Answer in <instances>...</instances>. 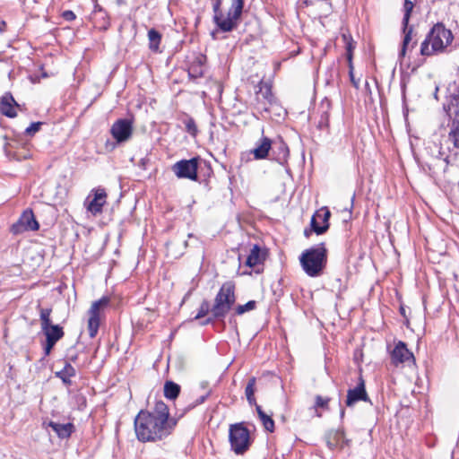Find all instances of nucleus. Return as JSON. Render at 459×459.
Masks as SVG:
<instances>
[{
	"label": "nucleus",
	"mask_w": 459,
	"mask_h": 459,
	"mask_svg": "<svg viewBox=\"0 0 459 459\" xmlns=\"http://www.w3.org/2000/svg\"><path fill=\"white\" fill-rule=\"evenodd\" d=\"M41 330L46 336V340L56 343L62 339L65 334L63 328L58 325L50 324L42 327Z\"/></svg>",
	"instance_id": "4be33fe9"
},
{
	"label": "nucleus",
	"mask_w": 459,
	"mask_h": 459,
	"mask_svg": "<svg viewBox=\"0 0 459 459\" xmlns=\"http://www.w3.org/2000/svg\"><path fill=\"white\" fill-rule=\"evenodd\" d=\"M62 17L65 21L72 22V21L75 20L76 15L74 14V13L73 11L66 10V11L63 12Z\"/></svg>",
	"instance_id": "a19ab883"
},
{
	"label": "nucleus",
	"mask_w": 459,
	"mask_h": 459,
	"mask_svg": "<svg viewBox=\"0 0 459 459\" xmlns=\"http://www.w3.org/2000/svg\"><path fill=\"white\" fill-rule=\"evenodd\" d=\"M178 423L177 419L169 417L168 405L156 402L152 411L141 410L134 418V432L139 441L156 442L169 436Z\"/></svg>",
	"instance_id": "f257e3e1"
},
{
	"label": "nucleus",
	"mask_w": 459,
	"mask_h": 459,
	"mask_svg": "<svg viewBox=\"0 0 459 459\" xmlns=\"http://www.w3.org/2000/svg\"><path fill=\"white\" fill-rule=\"evenodd\" d=\"M329 402H330V398H324L321 395H316L315 406H316V408L328 409Z\"/></svg>",
	"instance_id": "58836bf2"
},
{
	"label": "nucleus",
	"mask_w": 459,
	"mask_h": 459,
	"mask_svg": "<svg viewBox=\"0 0 459 459\" xmlns=\"http://www.w3.org/2000/svg\"><path fill=\"white\" fill-rule=\"evenodd\" d=\"M348 66H349V71L353 72L354 67H353V64H352V59H351V63H348Z\"/></svg>",
	"instance_id": "de8ad7c7"
},
{
	"label": "nucleus",
	"mask_w": 459,
	"mask_h": 459,
	"mask_svg": "<svg viewBox=\"0 0 459 459\" xmlns=\"http://www.w3.org/2000/svg\"><path fill=\"white\" fill-rule=\"evenodd\" d=\"M16 108H21L11 92L4 93L0 99V113L7 117L13 118L17 116Z\"/></svg>",
	"instance_id": "f3484780"
},
{
	"label": "nucleus",
	"mask_w": 459,
	"mask_h": 459,
	"mask_svg": "<svg viewBox=\"0 0 459 459\" xmlns=\"http://www.w3.org/2000/svg\"><path fill=\"white\" fill-rule=\"evenodd\" d=\"M180 385L173 381H166L164 384V396L169 400H175L180 394Z\"/></svg>",
	"instance_id": "c85d7f7f"
},
{
	"label": "nucleus",
	"mask_w": 459,
	"mask_h": 459,
	"mask_svg": "<svg viewBox=\"0 0 459 459\" xmlns=\"http://www.w3.org/2000/svg\"><path fill=\"white\" fill-rule=\"evenodd\" d=\"M416 44H417V41H416V40H415V41H413V42H412V44H411V48H413L416 46Z\"/></svg>",
	"instance_id": "8fccbe9b"
},
{
	"label": "nucleus",
	"mask_w": 459,
	"mask_h": 459,
	"mask_svg": "<svg viewBox=\"0 0 459 459\" xmlns=\"http://www.w3.org/2000/svg\"><path fill=\"white\" fill-rule=\"evenodd\" d=\"M48 426L54 432L56 433L58 437L64 439L68 438L74 430V426L72 423L61 424L54 421H50Z\"/></svg>",
	"instance_id": "393cba45"
},
{
	"label": "nucleus",
	"mask_w": 459,
	"mask_h": 459,
	"mask_svg": "<svg viewBox=\"0 0 459 459\" xmlns=\"http://www.w3.org/2000/svg\"><path fill=\"white\" fill-rule=\"evenodd\" d=\"M110 134L118 143L128 141L133 134L132 122L126 118L117 120L110 128Z\"/></svg>",
	"instance_id": "f8f14e48"
},
{
	"label": "nucleus",
	"mask_w": 459,
	"mask_h": 459,
	"mask_svg": "<svg viewBox=\"0 0 459 459\" xmlns=\"http://www.w3.org/2000/svg\"><path fill=\"white\" fill-rule=\"evenodd\" d=\"M74 368L68 362H65V367L60 371L56 372V375L59 377L64 384L70 385L72 384L71 377L75 376Z\"/></svg>",
	"instance_id": "bb28decb"
},
{
	"label": "nucleus",
	"mask_w": 459,
	"mask_h": 459,
	"mask_svg": "<svg viewBox=\"0 0 459 459\" xmlns=\"http://www.w3.org/2000/svg\"><path fill=\"white\" fill-rule=\"evenodd\" d=\"M55 344H56V342L46 340V344L44 347L45 355H48L50 353V351L53 349V347L55 346Z\"/></svg>",
	"instance_id": "79ce46f5"
},
{
	"label": "nucleus",
	"mask_w": 459,
	"mask_h": 459,
	"mask_svg": "<svg viewBox=\"0 0 459 459\" xmlns=\"http://www.w3.org/2000/svg\"><path fill=\"white\" fill-rule=\"evenodd\" d=\"M205 60L206 57L202 55L195 57L188 67V74L190 77L200 78L204 75Z\"/></svg>",
	"instance_id": "5701e85b"
},
{
	"label": "nucleus",
	"mask_w": 459,
	"mask_h": 459,
	"mask_svg": "<svg viewBox=\"0 0 459 459\" xmlns=\"http://www.w3.org/2000/svg\"><path fill=\"white\" fill-rule=\"evenodd\" d=\"M328 251L325 243H319L305 249L299 255L300 265L309 277H318L323 274L327 264Z\"/></svg>",
	"instance_id": "f03ea898"
},
{
	"label": "nucleus",
	"mask_w": 459,
	"mask_h": 459,
	"mask_svg": "<svg viewBox=\"0 0 459 459\" xmlns=\"http://www.w3.org/2000/svg\"><path fill=\"white\" fill-rule=\"evenodd\" d=\"M149 48L152 52H158L161 41V34L155 29L148 30Z\"/></svg>",
	"instance_id": "c756f323"
},
{
	"label": "nucleus",
	"mask_w": 459,
	"mask_h": 459,
	"mask_svg": "<svg viewBox=\"0 0 459 459\" xmlns=\"http://www.w3.org/2000/svg\"><path fill=\"white\" fill-rule=\"evenodd\" d=\"M304 234H305V236H306V237H308V236H309V233L307 232V230H305Z\"/></svg>",
	"instance_id": "3c124183"
},
{
	"label": "nucleus",
	"mask_w": 459,
	"mask_h": 459,
	"mask_svg": "<svg viewBox=\"0 0 459 459\" xmlns=\"http://www.w3.org/2000/svg\"><path fill=\"white\" fill-rule=\"evenodd\" d=\"M414 8V4L411 0H404L403 4V18L402 21L403 24V32L404 33L402 49L400 51V56H404L406 54V50L409 48L410 42L413 38V28L409 26V22L411 18V14Z\"/></svg>",
	"instance_id": "9d476101"
},
{
	"label": "nucleus",
	"mask_w": 459,
	"mask_h": 459,
	"mask_svg": "<svg viewBox=\"0 0 459 459\" xmlns=\"http://www.w3.org/2000/svg\"><path fill=\"white\" fill-rule=\"evenodd\" d=\"M342 39L345 42L346 58L348 63H351V59L353 57V49L355 48L354 42L345 34L342 35Z\"/></svg>",
	"instance_id": "473e14b6"
},
{
	"label": "nucleus",
	"mask_w": 459,
	"mask_h": 459,
	"mask_svg": "<svg viewBox=\"0 0 459 459\" xmlns=\"http://www.w3.org/2000/svg\"><path fill=\"white\" fill-rule=\"evenodd\" d=\"M221 1L216 0L213 4V22L221 31L230 32L238 26L245 2L244 0H230V5L227 13L224 14L221 10Z\"/></svg>",
	"instance_id": "20e7f679"
},
{
	"label": "nucleus",
	"mask_w": 459,
	"mask_h": 459,
	"mask_svg": "<svg viewBox=\"0 0 459 459\" xmlns=\"http://www.w3.org/2000/svg\"><path fill=\"white\" fill-rule=\"evenodd\" d=\"M256 379L255 377L249 378L247 385L245 389V394L247 396V400L250 405H255L256 407V402L255 398V385Z\"/></svg>",
	"instance_id": "2f4dec72"
},
{
	"label": "nucleus",
	"mask_w": 459,
	"mask_h": 459,
	"mask_svg": "<svg viewBox=\"0 0 459 459\" xmlns=\"http://www.w3.org/2000/svg\"><path fill=\"white\" fill-rule=\"evenodd\" d=\"M391 363L397 367L405 362L415 363L413 353L408 350L404 342L399 341L390 353Z\"/></svg>",
	"instance_id": "4468645a"
},
{
	"label": "nucleus",
	"mask_w": 459,
	"mask_h": 459,
	"mask_svg": "<svg viewBox=\"0 0 459 459\" xmlns=\"http://www.w3.org/2000/svg\"><path fill=\"white\" fill-rule=\"evenodd\" d=\"M50 314V308H40L39 317L41 328L51 324Z\"/></svg>",
	"instance_id": "c9c22d12"
},
{
	"label": "nucleus",
	"mask_w": 459,
	"mask_h": 459,
	"mask_svg": "<svg viewBox=\"0 0 459 459\" xmlns=\"http://www.w3.org/2000/svg\"><path fill=\"white\" fill-rule=\"evenodd\" d=\"M454 36L450 30L442 23L435 24L420 45L422 56H431L443 52L453 41Z\"/></svg>",
	"instance_id": "7ed1b4c3"
},
{
	"label": "nucleus",
	"mask_w": 459,
	"mask_h": 459,
	"mask_svg": "<svg viewBox=\"0 0 459 459\" xmlns=\"http://www.w3.org/2000/svg\"><path fill=\"white\" fill-rule=\"evenodd\" d=\"M331 212L327 207L317 211L311 218V229L317 235L325 233L329 229V219Z\"/></svg>",
	"instance_id": "2eb2a0df"
},
{
	"label": "nucleus",
	"mask_w": 459,
	"mask_h": 459,
	"mask_svg": "<svg viewBox=\"0 0 459 459\" xmlns=\"http://www.w3.org/2000/svg\"><path fill=\"white\" fill-rule=\"evenodd\" d=\"M209 394H210V391H208L205 394L201 395L199 398H197V399L195 400V403H193L192 404H190V405L188 406V408H187V409H188V410H190V409H193V408L196 407V406H197V405H199V404H202V403H204V401L207 399V397L209 396Z\"/></svg>",
	"instance_id": "ea45409f"
},
{
	"label": "nucleus",
	"mask_w": 459,
	"mask_h": 459,
	"mask_svg": "<svg viewBox=\"0 0 459 459\" xmlns=\"http://www.w3.org/2000/svg\"><path fill=\"white\" fill-rule=\"evenodd\" d=\"M109 302L110 299L107 296H104L91 304L88 311V332L91 338H94L97 335L100 327L101 312L108 306Z\"/></svg>",
	"instance_id": "6e6552de"
},
{
	"label": "nucleus",
	"mask_w": 459,
	"mask_h": 459,
	"mask_svg": "<svg viewBox=\"0 0 459 459\" xmlns=\"http://www.w3.org/2000/svg\"><path fill=\"white\" fill-rule=\"evenodd\" d=\"M229 442L236 455H244L252 444L250 431L244 422L230 424L229 428Z\"/></svg>",
	"instance_id": "0eeeda50"
},
{
	"label": "nucleus",
	"mask_w": 459,
	"mask_h": 459,
	"mask_svg": "<svg viewBox=\"0 0 459 459\" xmlns=\"http://www.w3.org/2000/svg\"><path fill=\"white\" fill-rule=\"evenodd\" d=\"M359 401L369 402V397L367 394L365 381L362 376H359L357 385L347 391L345 403L348 407H351Z\"/></svg>",
	"instance_id": "dca6fc26"
},
{
	"label": "nucleus",
	"mask_w": 459,
	"mask_h": 459,
	"mask_svg": "<svg viewBox=\"0 0 459 459\" xmlns=\"http://www.w3.org/2000/svg\"><path fill=\"white\" fill-rule=\"evenodd\" d=\"M147 161H148V160H146V159H142V160H140V162H139V166H140L142 169H146V163H147Z\"/></svg>",
	"instance_id": "a18cd8bd"
},
{
	"label": "nucleus",
	"mask_w": 459,
	"mask_h": 459,
	"mask_svg": "<svg viewBox=\"0 0 459 459\" xmlns=\"http://www.w3.org/2000/svg\"><path fill=\"white\" fill-rule=\"evenodd\" d=\"M42 125V122H34L25 129L24 134L29 136H33L40 130Z\"/></svg>",
	"instance_id": "4c0bfd02"
},
{
	"label": "nucleus",
	"mask_w": 459,
	"mask_h": 459,
	"mask_svg": "<svg viewBox=\"0 0 459 459\" xmlns=\"http://www.w3.org/2000/svg\"><path fill=\"white\" fill-rule=\"evenodd\" d=\"M4 27H5V22H1V23H0V32L4 31Z\"/></svg>",
	"instance_id": "09e8293b"
},
{
	"label": "nucleus",
	"mask_w": 459,
	"mask_h": 459,
	"mask_svg": "<svg viewBox=\"0 0 459 459\" xmlns=\"http://www.w3.org/2000/svg\"><path fill=\"white\" fill-rule=\"evenodd\" d=\"M326 444L330 449H334L342 443H347L343 429L332 430L326 435Z\"/></svg>",
	"instance_id": "b1692460"
},
{
	"label": "nucleus",
	"mask_w": 459,
	"mask_h": 459,
	"mask_svg": "<svg viewBox=\"0 0 459 459\" xmlns=\"http://www.w3.org/2000/svg\"><path fill=\"white\" fill-rule=\"evenodd\" d=\"M236 303L235 283L224 282L214 299L211 313L214 318L223 319Z\"/></svg>",
	"instance_id": "423d86ee"
},
{
	"label": "nucleus",
	"mask_w": 459,
	"mask_h": 459,
	"mask_svg": "<svg viewBox=\"0 0 459 459\" xmlns=\"http://www.w3.org/2000/svg\"><path fill=\"white\" fill-rule=\"evenodd\" d=\"M259 90L255 92L256 99L260 101V98L262 97L268 103H272L273 100V95L272 92V87L267 82H260Z\"/></svg>",
	"instance_id": "cd10ccee"
},
{
	"label": "nucleus",
	"mask_w": 459,
	"mask_h": 459,
	"mask_svg": "<svg viewBox=\"0 0 459 459\" xmlns=\"http://www.w3.org/2000/svg\"><path fill=\"white\" fill-rule=\"evenodd\" d=\"M353 199H354V195H353V196H352V198H351V209L353 207Z\"/></svg>",
	"instance_id": "603ef678"
},
{
	"label": "nucleus",
	"mask_w": 459,
	"mask_h": 459,
	"mask_svg": "<svg viewBox=\"0 0 459 459\" xmlns=\"http://www.w3.org/2000/svg\"><path fill=\"white\" fill-rule=\"evenodd\" d=\"M273 148V141L266 136H262L256 143L255 147L250 151L254 155L255 160H264L270 155V151Z\"/></svg>",
	"instance_id": "a211bd4d"
},
{
	"label": "nucleus",
	"mask_w": 459,
	"mask_h": 459,
	"mask_svg": "<svg viewBox=\"0 0 459 459\" xmlns=\"http://www.w3.org/2000/svg\"><path fill=\"white\" fill-rule=\"evenodd\" d=\"M93 197L91 198V195L85 201L86 208L93 215H97L102 212V208L107 203V193L104 188L98 187L91 190Z\"/></svg>",
	"instance_id": "ddd939ff"
},
{
	"label": "nucleus",
	"mask_w": 459,
	"mask_h": 459,
	"mask_svg": "<svg viewBox=\"0 0 459 459\" xmlns=\"http://www.w3.org/2000/svg\"><path fill=\"white\" fill-rule=\"evenodd\" d=\"M256 307V302L255 300H249L244 305H238L235 308V314L236 315H243L244 313L247 311L254 310Z\"/></svg>",
	"instance_id": "72a5a7b5"
},
{
	"label": "nucleus",
	"mask_w": 459,
	"mask_h": 459,
	"mask_svg": "<svg viewBox=\"0 0 459 459\" xmlns=\"http://www.w3.org/2000/svg\"><path fill=\"white\" fill-rule=\"evenodd\" d=\"M92 19L95 24L100 30H108V28L110 26V21L108 13L98 4H95L94 5Z\"/></svg>",
	"instance_id": "aec40b11"
},
{
	"label": "nucleus",
	"mask_w": 459,
	"mask_h": 459,
	"mask_svg": "<svg viewBox=\"0 0 459 459\" xmlns=\"http://www.w3.org/2000/svg\"><path fill=\"white\" fill-rule=\"evenodd\" d=\"M438 90H439L438 86H437V85H436V87H435V91H434V98H435L436 100H437V99H438V98H437V92H438Z\"/></svg>",
	"instance_id": "49530a36"
},
{
	"label": "nucleus",
	"mask_w": 459,
	"mask_h": 459,
	"mask_svg": "<svg viewBox=\"0 0 459 459\" xmlns=\"http://www.w3.org/2000/svg\"><path fill=\"white\" fill-rule=\"evenodd\" d=\"M256 411H257V414H258V417L260 419V420L262 421V424L264 426V428L269 431V432H273L274 431V421L272 419L271 416L267 415L263 410H262V407L260 405H256Z\"/></svg>",
	"instance_id": "7c9ffc66"
},
{
	"label": "nucleus",
	"mask_w": 459,
	"mask_h": 459,
	"mask_svg": "<svg viewBox=\"0 0 459 459\" xmlns=\"http://www.w3.org/2000/svg\"><path fill=\"white\" fill-rule=\"evenodd\" d=\"M39 225L36 221L31 209L25 210L19 220L12 225L11 230L13 234H21L25 231L37 230Z\"/></svg>",
	"instance_id": "9b49d317"
},
{
	"label": "nucleus",
	"mask_w": 459,
	"mask_h": 459,
	"mask_svg": "<svg viewBox=\"0 0 459 459\" xmlns=\"http://www.w3.org/2000/svg\"><path fill=\"white\" fill-rule=\"evenodd\" d=\"M272 160L283 165L287 162L290 151L289 147L281 139L279 141H273V148L271 149Z\"/></svg>",
	"instance_id": "6ab92c4d"
},
{
	"label": "nucleus",
	"mask_w": 459,
	"mask_h": 459,
	"mask_svg": "<svg viewBox=\"0 0 459 459\" xmlns=\"http://www.w3.org/2000/svg\"><path fill=\"white\" fill-rule=\"evenodd\" d=\"M211 308L212 307L210 306L209 301L206 299L203 300L195 319L196 320L204 317L209 312H211Z\"/></svg>",
	"instance_id": "f704fd0d"
},
{
	"label": "nucleus",
	"mask_w": 459,
	"mask_h": 459,
	"mask_svg": "<svg viewBox=\"0 0 459 459\" xmlns=\"http://www.w3.org/2000/svg\"><path fill=\"white\" fill-rule=\"evenodd\" d=\"M344 416V410L341 411V417L342 418Z\"/></svg>",
	"instance_id": "864d4df0"
},
{
	"label": "nucleus",
	"mask_w": 459,
	"mask_h": 459,
	"mask_svg": "<svg viewBox=\"0 0 459 459\" xmlns=\"http://www.w3.org/2000/svg\"><path fill=\"white\" fill-rule=\"evenodd\" d=\"M448 103L444 105L447 115L454 118L450 125L448 140L455 148L459 149V82H453L447 86Z\"/></svg>",
	"instance_id": "39448f33"
},
{
	"label": "nucleus",
	"mask_w": 459,
	"mask_h": 459,
	"mask_svg": "<svg viewBox=\"0 0 459 459\" xmlns=\"http://www.w3.org/2000/svg\"><path fill=\"white\" fill-rule=\"evenodd\" d=\"M215 318L213 317V316L212 315V317H208L206 318L204 322L201 323L202 325H209L211 323L213 322Z\"/></svg>",
	"instance_id": "c03bdc74"
},
{
	"label": "nucleus",
	"mask_w": 459,
	"mask_h": 459,
	"mask_svg": "<svg viewBox=\"0 0 459 459\" xmlns=\"http://www.w3.org/2000/svg\"><path fill=\"white\" fill-rule=\"evenodd\" d=\"M186 130L188 134H190L192 136H195L197 134V126L195 122V120L192 117H188L184 121Z\"/></svg>",
	"instance_id": "e433bc0d"
},
{
	"label": "nucleus",
	"mask_w": 459,
	"mask_h": 459,
	"mask_svg": "<svg viewBox=\"0 0 459 459\" xmlns=\"http://www.w3.org/2000/svg\"><path fill=\"white\" fill-rule=\"evenodd\" d=\"M265 260V253L262 252L258 245H254L247 257L246 264L248 267L254 268L257 265L263 264Z\"/></svg>",
	"instance_id": "412c9836"
},
{
	"label": "nucleus",
	"mask_w": 459,
	"mask_h": 459,
	"mask_svg": "<svg viewBox=\"0 0 459 459\" xmlns=\"http://www.w3.org/2000/svg\"><path fill=\"white\" fill-rule=\"evenodd\" d=\"M329 113H330V103L326 102L322 103L319 109L318 115L319 119L316 124V127L319 130H328L329 129Z\"/></svg>",
	"instance_id": "a878e982"
},
{
	"label": "nucleus",
	"mask_w": 459,
	"mask_h": 459,
	"mask_svg": "<svg viewBox=\"0 0 459 459\" xmlns=\"http://www.w3.org/2000/svg\"><path fill=\"white\" fill-rule=\"evenodd\" d=\"M349 76H350V79H351V82L352 83V85L358 89L359 86V80H356L355 77H354V73L351 72V71H349Z\"/></svg>",
	"instance_id": "37998d69"
},
{
	"label": "nucleus",
	"mask_w": 459,
	"mask_h": 459,
	"mask_svg": "<svg viewBox=\"0 0 459 459\" xmlns=\"http://www.w3.org/2000/svg\"><path fill=\"white\" fill-rule=\"evenodd\" d=\"M199 158H192L190 160H181L172 165L171 170L178 178H187L197 181Z\"/></svg>",
	"instance_id": "1a4fd4ad"
}]
</instances>
